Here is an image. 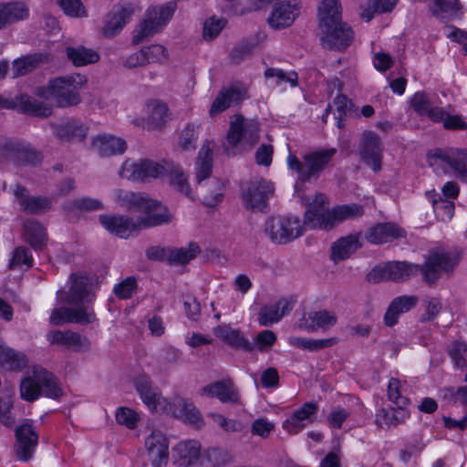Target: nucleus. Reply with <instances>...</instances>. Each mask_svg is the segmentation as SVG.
<instances>
[{
	"label": "nucleus",
	"mask_w": 467,
	"mask_h": 467,
	"mask_svg": "<svg viewBox=\"0 0 467 467\" xmlns=\"http://www.w3.org/2000/svg\"><path fill=\"white\" fill-rule=\"evenodd\" d=\"M364 214V208L358 203L335 206L329 209V201L323 193H316L305 213L304 225L329 231L338 223L359 218Z\"/></svg>",
	"instance_id": "f257e3e1"
},
{
	"label": "nucleus",
	"mask_w": 467,
	"mask_h": 467,
	"mask_svg": "<svg viewBox=\"0 0 467 467\" xmlns=\"http://www.w3.org/2000/svg\"><path fill=\"white\" fill-rule=\"evenodd\" d=\"M318 17L322 30L321 44L325 48L341 51L350 46L354 32L350 26L341 20L338 0H321Z\"/></svg>",
	"instance_id": "f03ea898"
},
{
	"label": "nucleus",
	"mask_w": 467,
	"mask_h": 467,
	"mask_svg": "<svg viewBox=\"0 0 467 467\" xmlns=\"http://www.w3.org/2000/svg\"><path fill=\"white\" fill-rule=\"evenodd\" d=\"M87 83L83 75H67L50 79L46 87H38L35 95L45 99H53L60 108L73 107L81 102L80 88Z\"/></svg>",
	"instance_id": "7ed1b4c3"
},
{
	"label": "nucleus",
	"mask_w": 467,
	"mask_h": 467,
	"mask_svg": "<svg viewBox=\"0 0 467 467\" xmlns=\"http://www.w3.org/2000/svg\"><path fill=\"white\" fill-rule=\"evenodd\" d=\"M336 153L335 148H322L311 150L301 158L289 152L287 157L288 168L296 172L298 180L305 182L317 179L320 173L331 161Z\"/></svg>",
	"instance_id": "20e7f679"
},
{
	"label": "nucleus",
	"mask_w": 467,
	"mask_h": 467,
	"mask_svg": "<svg viewBox=\"0 0 467 467\" xmlns=\"http://www.w3.org/2000/svg\"><path fill=\"white\" fill-rule=\"evenodd\" d=\"M176 7L174 2L149 7L145 18L133 31L132 43L138 45L157 33L171 18Z\"/></svg>",
	"instance_id": "39448f33"
},
{
	"label": "nucleus",
	"mask_w": 467,
	"mask_h": 467,
	"mask_svg": "<svg viewBox=\"0 0 467 467\" xmlns=\"http://www.w3.org/2000/svg\"><path fill=\"white\" fill-rule=\"evenodd\" d=\"M22 399L36 400L41 393L48 398H57L61 394L54 375L45 369L35 371L33 377L26 378L20 384Z\"/></svg>",
	"instance_id": "423d86ee"
},
{
	"label": "nucleus",
	"mask_w": 467,
	"mask_h": 467,
	"mask_svg": "<svg viewBox=\"0 0 467 467\" xmlns=\"http://www.w3.org/2000/svg\"><path fill=\"white\" fill-rule=\"evenodd\" d=\"M274 192L273 182L264 178H254L243 185L241 197L245 209L263 213L265 212Z\"/></svg>",
	"instance_id": "0eeeda50"
},
{
	"label": "nucleus",
	"mask_w": 467,
	"mask_h": 467,
	"mask_svg": "<svg viewBox=\"0 0 467 467\" xmlns=\"http://www.w3.org/2000/svg\"><path fill=\"white\" fill-rule=\"evenodd\" d=\"M264 232L273 243L287 244L303 234V224L297 217L271 216L265 220Z\"/></svg>",
	"instance_id": "6e6552de"
},
{
	"label": "nucleus",
	"mask_w": 467,
	"mask_h": 467,
	"mask_svg": "<svg viewBox=\"0 0 467 467\" xmlns=\"http://www.w3.org/2000/svg\"><path fill=\"white\" fill-rule=\"evenodd\" d=\"M427 158L431 166L447 164L458 178L467 182V149L434 148L428 151Z\"/></svg>",
	"instance_id": "1a4fd4ad"
},
{
	"label": "nucleus",
	"mask_w": 467,
	"mask_h": 467,
	"mask_svg": "<svg viewBox=\"0 0 467 467\" xmlns=\"http://www.w3.org/2000/svg\"><path fill=\"white\" fill-rule=\"evenodd\" d=\"M171 160L154 161L152 160H140L138 162L126 161L121 166L119 174L122 178L131 181L147 182L150 179L163 178L166 173V167Z\"/></svg>",
	"instance_id": "9d476101"
},
{
	"label": "nucleus",
	"mask_w": 467,
	"mask_h": 467,
	"mask_svg": "<svg viewBox=\"0 0 467 467\" xmlns=\"http://www.w3.org/2000/svg\"><path fill=\"white\" fill-rule=\"evenodd\" d=\"M260 137L259 122L246 119L241 114H234L230 120L227 140L233 146L238 143L254 145Z\"/></svg>",
	"instance_id": "9b49d317"
},
{
	"label": "nucleus",
	"mask_w": 467,
	"mask_h": 467,
	"mask_svg": "<svg viewBox=\"0 0 467 467\" xmlns=\"http://www.w3.org/2000/svg\"><path fill=\"white\" fill-rule=\"evenodd\" d=\"M419 274V265L405 262H389L383 266L374 267L368 275L370 283L381 281L404 282Z\"/></svg>",
	"instance_id": "f8f14e48"
},
{
	"label": "nucleus",
	"mask_w": 467,
	"mask_h": 467,
	"mask_svg": "<svg viewBox=\"0 0 467 467\" xmlns=\"http://www.w3.org/2000/svg\"><path fill=\"white\" fill-rule=\"evenodd\" d=\"M457 263V259L448 254L432 253L422 265H419V273L422 275L424 282L432 285L441 277V272L451 271Z\"/></svg>",
	"instance_id": "ddd939ff"
},
{
	"label": "nucleus",
	"mask_w": 467,
	"mask_h": 467,
	"mask_svg": "<svg viewBox=\"0 0 467 467\" xmlns=\"http://www.w3.org/2000/svg\"><path fill=\"white\" fill-rule=\"evenodd\" d=\"M67 292L58 291L57 297L67 304L79 305L90 302L93 298V287L89 278L82 274H72Z\"/></svg>",
	"instance_id": "4468645a"
},
{
	"label": "nucleus",
	"mask_w": 467,
	"mask_h": 467,
	"mask_svg": "<svg viewBox=\"0 0 467 467\" xmlns=\"http://www.w3.org/2000/svg\"><path fill=\"white\" fill-rule=\"evenodd\" d=\"M166 103L159 99L148 100L145 104V117L134 120V124L148 130H162L169 119Z\"/></svg>",
	"instance_id": "2eb2a0df"
},
{
	"label": "nucleus",
	"mask_w": 467,
	"mask_h": 467,
	"mask_svg": "<svg viewBox=\"0 0 467 467\" xmlns=\"http://www.w3.org/2000/svg\"><path fill=\"white\" fill-rule=\"evenodd\" d=\"M138 9V6L130 3L117 5L108 14L103 27V35L106 37H113L130 21L131 16Z\"/></svg>",
	"instance_id": "dca6fc26"
},
{
	"label": "nucleus",
	"mask_w": 467,
	"mask_h": 467,
	"mask_svg": "<svg viewBox=\"0 0 467 467\" xmlns=\"http://www.w3.org/2000/svg\"><path fill=\"white\" fill-rule=\"evenodd\" d=\"M95 320V313L88 306H78L76 308L60 307L53 310L50 316V322L55 326L65 322L88 325Z\"/></svg>",
	"instance_id": "f3484780"
},
{
	"label": "nucleus",
	"mask_w": 467,
	"mask_h": 467,
	"mask_svg": "<svg viewBox=\"0 0 467 467\" xmlns=\"http://www.w3.org/2000/svg\"><path fill=\"white\" fill-rule=\"evenodd\" d=\"M17 457L21 461H28L32 458L38 441V434L35 428L28 422H25L16 428Z\"/></svg>",
	"instance_id": "a211bd4d"
},
{
	"label": "nucleus",
	"mask_w": 467,
	"mask_h": 467,
	"mask_svg": "<svg viewBox=\"0 0 467 467\" xmlns=\"http://www.w3.org/2000/svg\"><path fill=\"white\" fill-rule=\"evenodd\" d=\"M136 389L144 404L151 410L162 412L167 410L169 402L162 397L155 388H153L150 379L146 376L137 378L135 381Z\"/></svg>",
	"instance_id": "6ab92c4d"
},
{
	"label": "nucleus",
	"mask_w": 467,
	"mask_h": 467,
	"mask_svg": "<svg viewBox=\"0 0 467 467\" xmlns=\"http://www.w3.org/2000/svg\"><path fill=\"white\" fill-rule=\"evenodd\" d=\"M152 467H163L169 459L168 440L160 431H153L145 441Z\"/></svg>",
	"instance_id": "aec40b11"
},
{
	"label": "nucleus",
	"mask_w": 467,
	"mask_h": 467,
	"mask_svg": "<svg viewBox=\"0 0 467 467\" xmlns=\"http://www.w3.org/2000/svg\"><path fill=\"white\" fill-rule=\"evenodd\" d=\"M410 104L418 115L428 117L434 122H440L444 119V109L437 106L432 97L427 92H416L410 99Z\"/></svg>",
	"instance_id": "412c9836"
},
{
	"label": "nucleus",
	"mask_w": 467,
	"mask_h": 467,
	"mask_svg": "<svg viewBox=\"0 0 467 467\" xmlns=\"http://www.w3.org/2000/svg\"><path fill=\"white\" fill-rule=\"evenodd\" d=\"M52 60V55L47 52L32 53L16 58L12 63V77L17 78L26 76Z\"/></svg>",
	"instance_id": "4be33fe9"
},
{
	"label": "nucleus",
	"mask_w": 467,
	"mask_h": 467,
	"mask_svg": "<svg viewBox=\"0 0 467 467\" xmlns=\"http://www.w3.org/2000/svg\"><path fill=\"white\" fill-rule=\"evenodd\" d=\"M298 0H288L277 4L267 21L270 26L279 29L290 26L298 15Z\"/></svg>",
	"instance_id": "5701e85b"
},
{
	"label": "nucleus",
	"mask_w": 467,
	"mask_h": 467,
	"mask_svg": "<svg viewBox=\"0 0 467 467\" xmlns=\"http://www.w3.org/2000/svg\"><path fill=\"white\" fill-rule=\"evenodd\" d=\"M99 222L109 232L122 238L141 230L139 219L134 221L123 215H100Z\"/></svg>",
	"instance_id": "b1692460"
},
{
	"label": "nucleus",
	"mask_w": 467,
	"mask_h": 467,
	"mask_svg": "<svg viewBox=\"0 0 467 467\" xmlns=\"http://www.w3.org/2000/svg\"><path fill=\"white\" fill-rule=\"evenodd\" d=\"M12 109L35 117L47 118L53 112V108L44 102L36 100L35 98L26 94L16 96L10 99Z\"/></svg>",
	"instance_id": "393cba45"
},
{
	"label": "nucleus",
	"mask_w": 467,
	"mask_h": 467,
	"mask_svg": "<svg viewBox=\"0 0 467 467\" xmlns=\"http://www.w3.org/2000/svg\"><path fill=\"white\" fill-rule=\"evenodd\" d=\"M202 396L217 398L223 403H238L239 392L230 379L215 381L200 389Z\"/></svg>",
	"instance_id": "a878e982"
},
{
	"label": "nucleus",
	"mask_w": 467,
	"mask_h": 467,
	"mask_svg": "<svg viewBox=\"0 0 467 467\" xmlns=\"http://www.w3.org/2000/svg\"><path fill=\"white\" fill-rule=\"evenodd\" d=\"M404 236V230L394 223H377L371 226L365 234L366 240L374 244L392 242Z\"/></svg>",
	"instance_id": "bb28decb"
},
{
	"label": "nucleus",
	"mask_w": 467,
	"mask_h": 467,
	"mask_svg": "<svg viewBox=\"0 0 467 467\" xmlns=\"http://www.w3.org/2000/svg\"><path fill=\"white\" fill-rule=\"evenodd\" d=\"M419 303L417 296H400L395 297L389 305L384 315V324L387 327H393L398 323L400 315L409 312Z\"/></svg>",
	"instance_id": "cd10ccee"
},
{
	"label": "nucleus",
	"mask_w": 467,
	"mask_h": 467,
	"mask_svg": "<svg viewBox=\"0 0 467 467\" xmlns=\"http://www.w3.org/2000/svg\"><path fill=\"white\" fill-rule=\"evenodd\" d=\"M168 178L170 185L179 193L185 197L194 200L192 189L189 182L188 174L182 167L171 160L166 167L165 176Z\"/></svg>",
	"instance_id": "c85d7f7f"
},
{
	"label": "nucleus",
	"mask_w": 467,
	"mask_h": 467,
	"mask_svg": "<svg viewBox=\"0 0 467 467\" xmlns=\"http://www.w3.org/2000/svg\"><path fill=\"white\" fill-rule=\"evenodd\" d=\"M29 8L25 2L11 1L0 4V30L19 21L27 19Z\"/></svg>",
	"instance_id": "c756f323"
},
{
	"label": "nucleus",
	"mask_w": 467,
	"mask_h": 467,
	"mask_svg": "<svg viewBox=\"0 0 467 467\" xmlns=\"http://www.w3.org/2000/svg\"><path fill=\"white\" fill-rule=\"evenodd\" d=\"M47 337L51 344L62 345L75 351L87 350L90 345L86 337L71 330H53Z\"/></svg>",
	"instance_id": "7c9ffc66"
},
{
	"label": "nucleus",
	"mask_w": 467,
	"mask_h": 467,
	"mask_svg": "<svg viewBox=\"0 0 467 467\" xmlns=\"http://www.w3.org/2000/svg\"><path fill=\"white\" fill-rule=\"evenodd\" d=\"M55 132L65 142L81 143L87 138L88 127L78 119H67L55 128Z\"/></svg>",
	"instance_id": "2f4dec72"
},
{
	"label": "nucleus",
	"mask_w": 467,
	"mask_h": 467,
	"mask_svg": "<svg viewBox=\"0 0 467 467\" xmlns=\"http://www.w3.org/2000/svg\"><path fill=\"white\" fill-rule=\"evenodd\" d=\"M174 462L180 467L194 465L201 458V444L197 441L179 442L174 448Z\"/></svg>",
	"instance_id": "473e14b6"
},
{
	"label": "nucleus",
	"mask_w": 467,
	"mask_h": 467,
	"mask_svg": "<svg viewBox=\"0 0 467 467\" xmlns=\"http://www.w3.org/2000/svg\"><path fill=\"white\" fill-rule=\"evenodd\" d=\"M149 201L154 205H150L149 209L141 210L145 216L139 218L140 228H150L169 223L172 219V215L167 208L155 200L149 199Z\"/></svg>",
	"instance_id": "72a5a7b5"
},
{
	"label": "nucleus",
	"mask_w": 467,
	"mask_h": 467,
	"mask_svg": "<svg viewBox=\"0 0 467 467\" xmlns=\"http://www.w3.org/2000/svg\"><path fill=\"white\" fill-rule=\"evenodd\" d=\"M26 189L21 185H16L14 193L18 198L22 209L28 213H41L50 209L51 201L47 197L29 196Z\"/></svg>",
	"instance_id": "f704fd0d"
},
{
	"label": "nucleus",
	"mask_w": 467,
	"mask_h": 467,
	"mask_svg": "<svg viewBox=\"0 0 467 467\" xmlns=\"http://www.w3.org/2000/svg\"><path fill=\"white\" fill-rule=\"evenodd\" d=\"M114 199L119 206L127 210L141 212L142 209H149L150 205H154L142 193L122 189L114 192Z\"/></svg>",
	"instance_id": "c9c22d12"
},
{
	"label": "nucleus",
	"mask_w": 467,
	"mask_h": 467,
	"mask_svg": "<svg viewBox=\"0 0 467 467\" xmlns=\"http://www.w3.org/2000/svg\"><path fill=\"white\" fill-rule=\"evenodd\" d=\"M213 166V150L211 148H202L196 158L194 175L196 186L202 187V182L212 179Z\"/></svg>",
	"instance_id": "e433bc0d"
},
{
	"label": "nucleus",
	"mask_w": 467,
	"mask_h": 467,
	"mask_svg": "<svg viewBox=\"0 0 467 467\" xmlns=\"http://www.w3.org/2000/svg\"><path fill=\"white\" fill-rule=\"evenodd\" d=\"M360 234H351L339 238L332 246L331 257L335 262L348 258L360 246Z\"/></svg>",
	"instance_id": "4c0bfd02"
},
{
	"label": "nucleus",
	"mask_w": 467,
	"mask_h": 467,
	"mask_svg": "<svg viewBox=\"0 0 467 467\" xmlns=\"http://www.w3.org/2000/svg\"><path fill=\"white\" fill-rule=\"evenodd\" d=\"M0 154L16 163L36 164L42 161V155L35 148H0Z\"/></svg>",
	"instance_id": "58836bf2"
},
{
	"label": "nucleus",
	"mask_w": 467,
	"mask_h": 467,
	"mask_svg": "<svg viewBox=\"0 0 467 467\" xmlns=\"http://www.w3.org/2000/svg\"><path fill=\"white\" fill-rule=\"evenodd\" d=\"M214 333L217 337L234 348L245 351H252L254 349V345L239 330L233 329L229 326H219L215 328Z\"/></svg>",
	"instance_id": "ea45409f"
},
{
	"label": "nucleus",
	"mask_w": 467,
	"mask_h": 467,
	"mask_svg": "<svg viewBox=\"0 0 467 467\" xmlns=\"http://www.w3.org/2000/svg\"><path fill=\"white\" fill-rule=\"evenodd\" d=\"M244 95L241 89L229 88L222 89L213 100L209 114L214 117L225 110L232 103H239L243 100Z\"/></svg>",
	"instance_id": "a19ab883"
},
{
	"label": "nucleus",
	"mask_w": 467,
	"mask_h": 467,
	"mask_svg": "<svg viewBox=\"0 0 467 467\" xmlns=\"http://www.w3.org/2000/svg\"><path fill=\"white\" fill-rule=\"evenodd\" d=\"M202 195V202L209 207L215 206L223 199V183L218 178L202 182V186H196Z\"/></svg>",
	"instance_id": "79ce46f5"
},
{
	"label": "nucleus",
	"mask_w": 467,
	"mask_h": 467,
	"mask_svg": "<svg viewBox=\"0 0 467 467\" xmlns=\"http://www.w3.org/2000/svg\"><path fill=\"white\" fill-rule=\"evenodd\" d=\"M410 414L403 408L380 409L376 415V424L382 429H390L404 423Z\"/></svg>",
	"instance_id": "37998d69"
},
{
	"label": "nucleus",
	"mask_w": 467,
	"mask_h": 467,
	"mask_svg": "<svg viewBox=\"0 0 467 467\" xmlns=\"http://www.w3.org/2000/svg\"><path fill=\"white\" fill-rule=\"evenodd\" d=\"M65 53L67 59L71 61L75 67H84L94 64L99 60V55L97 51L84 46L67 47Z\"/></svg>",
	"instance_id": "c03bdc74"
},
{
	"label": "nucleus",
	"mask_w": 467,
	"mask_h": 467,
	"mask_svg": "<svg viewBox=\"0 0 467 467\" xmlns=\"http://www.w3.org/2000/svg\"><path fill=\"white\" fill-rule=\"evenodd\" d=\"M26 240L36 250H41L47 243L45 228L36 220H28L24 224Z\"/></svg>",
	"instance_id": "a18cd8bd"
},
{
	"label": "nucleus",
	"mask_w": 467,
	"mask_h": 467,
	"mask_svg": "<svg viewBox=\"0 0 467 467\" xmlns=\"http://www.w3.org/2000/svg\"><path fill=\"white\" fill-rule=\"evenodd\" d=\"M461 10L459 0H433L430 11L438 19L449 21Z\"/></svg>",
	"instance_id": "49530a36"
},
{
	"label": "nucleus",
	"mask_w": 467,
	"mask_h": 467,
	"mask_svg": "<svg viewBox=\"0 0 467 467\" xmlns=\"http://www.w3.org/2000/svg\"><path fill=\"white\" fill-rule=\"evenodd\" d=\"M289 344L302 350L318 351L320 349L330 348L338 342L337 337L324 339H311L299 337H292L288 340Z\"/></svg>",
	"instance_id": "de8ad7c7"
},
{
	"label": "nucleus",
	"mask_w": 467,
	"mask_h": 467,
	"mask_svg": "<svg viewBox=\"0 0 467 467\" xmlns=\"http://www.w3.org/2000/svg\"><path fill=\"white\" fill-rule=\"evenodd\" d=\"M333 105L338 113V116H337L336 119H337V126L339 129H342L345 127L344 117H347V116L358 117L359 116L358 108L344 95H337L334 99Z\"/></svg>",
	"instance_id": "09e8293b"
},
{
	"label": "nucleus",
	"mask_w": 467,
	"mask_h": 467,
	"mask_svg": "<svg viewBox=\"0 0 467 467\" xmlns=\"http://www.w3.org/2000/svg\"><path fill=\"white\" fill-rule=\"evenodd\" d=\"M311 323L306 327L308 331H315L318 328L327 329L337 323V316L327 310L312 311L307 315Z\"/></svg>",
	"instance_id": "8fccbe9b"
},
{
	"label": "nucleus",
	"mask_w": 467,
	"mask_h": 467,
	"mask_svg": "<svg viewBox=\"0 0 467 467\" xmlns=\"http://www.w3.org/2000/svg\"><path fill=\"white\" fill-rule=\"evenodd\" d=\"M197 244L191 243L187 247L168 249V262L174 265H184L193 259L199 253Z\"/></svg>",
	"instance_id": "3c124183"
},
{
	"label": "nucleus",
	"mask_w": 467,
	"mask_h": 467,
	"mask_svg": "<svg viewBox=\"0 0 467 467\" xmlns=\"http://www.w3.org/2000/svg\"><path fill=\"white\" fill-rule=\"evenodd\" d=\"M0 363L8 369L18 370L26 366L27 359L22 352L3 346L0 353Z\"/></svg>",
	"instance_id": "603ef678"
},
{
	"label": "nucleus",
	"mask_w": 467,
	"mask_h": 467,
	"mask_svg": "<svg viewBox=\"0 0 467 467\" xmlns=\"http://www.w3.org/2000/svg\"><path fill=\"white\" fill-rule=\"evenodd\" d=\"M232 455L226 450L211 448L203 452L202 461H206L211 467H221L232 461Z\"/></svg>",
	"instance_id": "864d4df0"
},
{
	"label": "nucleus",
	"mask_w": 467,
	"mask_h": 467,
	"mask_svg": "<svg viewBox=\"0 0 467 467\" xmlns=\"http://www.w3.org/2000/svg\"><path fill=\"white\" fill-rule=\"evenodd\" d=\"M448 352L458 368L467 367V342L455 340L448 347Z\"/></svg>",
	"instance_id": "5fc2aeb1"
},
{
	"label": "nucleus",
	"mask_w": 467,
	"mask_h": 467,
	"mask_svg": "<svg viewBox=\"0 0 467 467\" xmlns=\"http://www.w3.org/2000/svg\"><path fill=\"white\" fill-rule=\"evenodd\" d=\"M174 404L179 409L182 418H184L191 423H196L200 420V411L188 400L179 398L175 400Z\"/></svg>",
	"instance_id": "6e6d98bb"
},
{
	"label": "nucleus",
	"mask_w": 467,
	"mask_h": 467,
	"mask_svg": "<svg viewBox=\"0 0 467 467\" xmlns=\"http://www.w3.org/2000/svg\"><path fill=\"white\" fill-rule=\"evenodd\" d=\"M359 155L361 160L374 171L380 170L382 159L380 148H362Z\"/></svg>",
	"instance_id": "4d7b16f0"
},
{
	"label": "nucleus",
	"mask_w": 467,
	"mask_h": 467,
	"mask_svg": "<svg viewBox=\"0 0 467 467\" xmlns=\"http://www.w3.org/2000/svg\"><path fill=\"white\" fill-rule=\"evenodd\" d=\"M64 13L70 17H87L88 12L81 0H57Z\"/></svg>",
	"instance_id": "13d9d810"
},
{
	"label": "nucleus",
	"mask_w": 467,
	"mask_h": 467,
	"mask_svg": "<svg viewBox=\"0 0 467 467\" xmlns=\"http://www.w3.org/2000/svg\"><path fill=\"white\" fill-rule=\"evenodd\" d=\"M425 313L421 316L422 322L434 320L442 309V304L440 298L426 296L423 299Z\"/></svg>",
	"instance_id": "bf43d9fd"
},
{
	"label": "nucleus",
	"mask_w": 467,
	"mask_h": 467,
	"mask_svg": "<svg viewBox=\"0 0 467 467\" xmlns=\"http://www.w3.org/2000/svg\"><path fill=\"white\" fill-rule=\"evenodd\" d=\"M400 379L391 378L388 386V397L399 408H403L409 404V399L400 394Z\"/></svg>",
	"instance_id": "052dcab7"
},
{
	"label": "nucleus",
	"mask_w": 467,
	"mask_h": 467,
	"mask_svg": "<svg viewBox=\"0 0 467 467\" xmlns=\"http://www.w3.org/2000/svg\"><path fill=\"white\" fill-rule=\"evenodd\" d=\"M145 54V58L148 59L147 63H162L168 59V53L166 48L161 45H150L141 48Z\"/></svg>",
	"instance_id": "680f3d73"
},
{
	"label": "nucleus",
	"mask_w": 467,
	"mask_h": 467,
	"mask_svg": "<svg viewBox=\"0 0 467 467\" xmlns=\"http://www.w3.org/2000/svg\"><path fill=\"white\" fill-rule=\"evenodd\" d=\"M254 48V44L251 41H243L235 46L231 51V61L234 64H240L245 58L251 56Z\"/></svg>",
	"instance_id": "e2e57ef3"
},
{
	"label": "nucleus",
	"mask_w": 467,
	"mask_h": 467,
	"mask_svg": "<svg viewBox=\"0 0 467 467\" xmlns=\"http://www.w3.org/2000/svg\"><path fill=\"white\" fill-rule=\"evenodd\" d=\"M265 77L266 78H277V81H276L277 84L281 83V82H288V83L291 84L292 87H296L297 86L298 76H297V73L295 72V71H291L289 73H285L282 69L269 67V68H267L265 71Z\"/></svg>",
	"instance_id": "0e129e2a"
},
{
	"label": "nucleus",
	"mask_w": 467,
	"mask_h": 467,
	"mask_svg": "<svg viewBox=\"0 0 467 467\" xmlns=\"http://www.w3.org/2000/svg\"><path fill=\"white\" fill-rule=\"evenodd\" d=\"M282 318L275 305L265 306L259 312L258 321L260 325L268 327L278 322Z\"/></svg>",
	"instance_id": "69168bd1"
},
{
	"label": "nucleus",
	"mask_w": 467,
	"mask_h": 467,
	"mask_svg": "<svg viewBox=\"0 0 467 467\" xmlns=\"http://www.w3.org/2000/svg\"><path fill=\"white\" fill-rule=\"evenodd\" d=\"M116 420L120 425H125L129 429H134L139 420L137 412L129 408H119L116 412Z\"/></svg>",
	"instance_id": "338daca9"
},
{
	"label": "nucleus",
	"mask_w": 467,
	"mask_h": 467,
	"mask_svg": "<svg viewBox=\"0 0 467 467\" xmlns=\"http://www.w3.org/2000/svg\"><path fill=\"white\" fill-rule=\"evenodd\" d=\"M137 287V280L135 277L130 276L125 278L121 283L114 287L116 296L121 299H128Z\"/></svg>",
	"instance_id": "774afa93"
}]
</instances>
